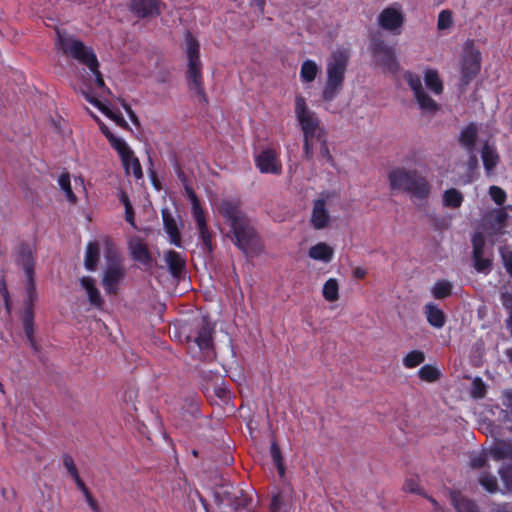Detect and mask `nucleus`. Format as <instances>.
Wrapping results in <instances>:
<instances>
[{
	"label": "nucleus",
	"instance_id": "obj_1",
	"mask_svg": "<svg viewBox=\"0 0 512 512\" xmlns=\"http://www.w3.org/2000/svg\"><path fill=\"white\" fill-rule=\"evenodd\" d=\"M57 47L68 57L74 58L80 64L86 66L90 75L87 80L83 79L80 90L82 91L85 98L98 107L105 115L111 118L117 125L126 126L127 123L123 116L119 112H115L109 109L107 106L99 102L97 99L90 96L87 90L93 87L104 88L105 83L102 79V75L99 71V63L97 57L90 47L85 46L81 41L76 38L61 34L58 32V38L56 42Z\"/></svg>",
	"mask_w": 512,
	"mask_h": 512
},
{
	"label": "nucleus",
	"instance_id": "obj_2",
	"mask_svg": "<svg viewBox=\"0 0 512 512\" xmlns=\"http://www.w3.org/2000/svg\"><path fill=\"white\" fill-rule=\"evenodd\" d=\"M218 212L231 226L237 246L246 254H257L262 250L260 241L248 219L232 200H222L217 206Z\"/></svg>",
	"mask_w": 512,
	"mask_h": 512
},
{
	"label": "nucleus",
	"instance_id": "obj_3",
	"mask_svg": "<svg viewBox=\"0 0 512 512\" xmlns=\"http://www.w3.org/2000/svg\"><path fill=\"white\" fill-rule=\"evenodd\" d=\"M295 117L304 135V155L311 160L314 153L315 141L326 136L324 128L316 113L312 111L302 95L295 97Z\"/></svg>",
	"mask_w": 512,
	"mask_h": 512
},
{
	"label": "nucleus",
	"instance_id": "obj_4",
	"mask_svg": "<svg viewBox=\"0 0 512 512\" xmlns=\"http://www.w3.org/2000/svg\"><path fill=\"white\" fill-rule=\"evenodd\" d=\"M392 190L407 193L410 198L424 200L431 194V185L417 170L397 168L388 175Z\"/></svg>",
	"mask_w": 512,
	"mask_h": 512
},
{
	"label": "nucleus",
	"instance_id": "obj_5",
	"mask_svg": "<svg viewBox=\"0 0 512 512\" xmlns=\"http://www.w3.org/2000/svg\"><path fill=\"white\" fill-rule=\"evenodd\" d=\"M184 49L187 57L186 80L191 95L202 103H207L206 94L203 87L201 74V61L199 58L200 46L199 42L187 33L184 41Z\"/></svg>",
	"mask_w": 512,
	"mask_h": 512
},
{
	"label": "nucleus",
	"instance_id": "obj_6",
	"mask_svg": "<svg viewBox=\"0 0 512 512\" xmlns=\"http://www.w3.org/2000/svg\"><path fill=\"white\" fill-rule=\"evenodd\" d=\"M348 65V54L338 50L332 53L326 64V83L323 89V99L332 101L343 88L345 73Z\"/></svg>",
	"mask_w": 512,
	"mask_h": 512
},
{
	"label": "nucleus",
	"instance_id": "obj_7",
	"mask_svg": "<svg viewBox=\"0 0 512 512\" xmlns=\"http://www.w3.org/2000/svg\"><path fill=\"white\" fill-rule=\"evenodd\" d=\"M18 263L23 268L26 275L25 282V300H24V311L31 309L33 312V305L37 299V292L33 279V254L30 248H22L18 257Z\"/></svg>",
	"mask_w": 512,
	"mask_h": 512
},
{
	"label": "nucleus",
	"instance_id": "obj_8",
	"mask_svg": "<svg viewBox=\"0 0 512 512\" xmlns=\"http://www.w3.org/2000/svg\"><path fill=\"white\" fill-rule=\"evenodd\" d=\"M188 198L191 202V213L192 217L196 223L197 230L199 232V236L202 240L205 248L211 252L212 251V233L209 231L206 218L204 215V211L201 208L200 202L194 193V191L190 187L185 188Z\"/></svg>",
	"mask_w": 512,
	"mask_h": 512
},
{
	"label": "nucleus",
	"instance_id": "obj_9",
	"mask_svg": "<svg viewBox=\"0 0 512 512\" xmlns=\"http://www.w3.org/2000/svg\"><path fill=\"white\" fill-rule=\"evenodd\" d=\"M404 79L413 91L419 108L424 113H436L439 109V105L424 91L421 79L410 72L404 74Z\"/></svg>",
	"mask_w": 512,
	"mask_h": 512
},
{
	"label": "nucleus",
	"instance_id": "obj_10",
	"mask_svg": "<svg viewBox=\"0 0 512 512\" xmlns=\"http://www.w3.org/2000/svg\"><path fill=\"white\" fill-rule=\"evenodd\" d=\"M377 21L382 29L399 34L404 23V14L400 5L394 4L385 8L379 14Z\"/></svg>",
	"mask_w": 512,
	"mask_h": 512
},
{
	"label": "nucleus",
	"instance_id": "obj_11",
	"mask_svg": "<svg viewBox=\"0 0 512 512\" xmlns=\"http://www.w3.org/2000/svg\"><path fill=\"white\" fill-rule=\"evenodd\" d=\"M115 150L119 154L123 167L127 175L132 174L136 179H140L143 176L142 168L139 160L134 156L133 151L127 145L125 141H116Z\"/></svg>",
	"mask_w": 512,
	"mask_h": 512
},
{
	"label": "nucleus",
	"instance_id": "obj_12",
	"mask_svg": "<svg viewBox=\"0 0 512 512\" xmlns=\"http://www.w3.org/2000/svg\"><path fill=\"white\" fill-rule=\"evenodd\" d=\"M489 457L495 460L512 457V446L505 443H497L487 453L473 455L470 459V466L472 468H484Z\"/></svg>",
	"mask_w": 512,
	"mask_h": 512
},
{
	"label": "nucleus",
	"instance_id": "obj_13",
	"mask_svg": "<svg viewBox=\"0 0 512 512\" xmlns=\"http://www.w3.org/2000/svg\"><path fill=\"white\" fill-rule=\"evenodd\" d=\"M373 58L377 65L394 71L397 69V62L394 49L382 41L375 42L372 48Z\"/></svg>",
	"mask_w": 512,
	"mask_h": 512
},
{
	"label": "nucleus",
	"instance_id": "obj_14",
	"mask_svg": "<svg viewBox=\"0 0 512 512\" xmlns=\"http://www.w3.org/2000/svg\"><path fill=\"white\" fill-rule=\"evenodd\" d=\"M125 270L118 264L109 265L103 272L102 286L109 295L118 292L119 286L124 279Z\"/></svg>",
	"mask_w": 512,
	"mask_h": 512
},
{
	"label": "nucleus",
	"instance_id": "obj_15",
	"mask_svg": "<svg viewBox=\"0 0 512 512\" xmlns=\"http://www.w3.org/2000/svg\"><path fill=\"white\" fill-rule=\"evenodd\" d=\"M256 166L261 173L280 174L282 171V164L276 151L270 148L264 149L256 156Z\"/></svg>",
	"mask_w": 512,
	"mask_h": 512
},
{
	"label": "nucleus",
	"instance_id": "obj_16",
	"mask_svg": "<svg viewBox=\"0 0 512 512\" xmlns=\"http://www.w3.org/2000/svg\"><path fill=\"white\" fill-rule=\"evenodd\" d=\"M212 331V327L204 323L197 335L190 340V349L194 351V348L197 347L205 359L212 357Z\"/></svg>",
	"mask_w": 512,
	"mask_h": 512
},
{
	"label": "nucleus",
	"instance_id": "obj_17",
	"mask_svg": "<svg viewBox=\"0 0 512 512\" xmlns=\"http://www.w3.org/2000/svg\"><path fill=\"white\" fill-rule=\"evenodd\" d=\"M474 267L478 272L488 273L491 261L483 256L485 240L482 232H476L472 237Z\"/></svg>",
	"mask_w": 512,
	"mask_h": 512
},
{
	"label": "nucleus",
	"instance_id": "obj_18",
	"mask_svg": "<svg viewBox=\"0 0 512 512\" xmlns=\"http://www.w3.org/2000/svg\"><path fill=\"white\" fill-rule=\"evenodd\" d=\"M507 213L503 209H494L486 214L483 220V230L489 236H496L503 233Z\"/></svg>",
	"mask_w": 512,
	"mask_h": 512
},
{
	"label": "nucleus",
	"instance_id": "obj_19",
	"mask_svg": "<svg viewBox=\"0 0 512 512\" xmlns=\"http://www.w3.org/2000/svg\"><path fill=\"white\" fill-rule=\"evenodd\" d=\"M60 188L65 193L67 200L74 204L77 202L76 193L85 194L86 188L84 185V179L82 177H76L73 180V186L71 185L70 177L67 174H62L58 179Z\"/></svg>",
	"mask_w": 512,
	"mask_h": 512
},
{
	"label": "nucleus",
	"instance_id": "obj_20",
	"mask_svg": "<svg viewBox=\"0 0 512 512\" xmlns=\"http://www.w3.org/2000/svg\"><path fill=\"white\" fill-rule=\"evenodd\" d=\"M331 221L327 210V202L324 199H317L312 208L310 222L314 229L322 230L329 226Z\"/></svg>",
	"mask_w": 512,
	"mask_h": 512
},
{
	"label": "nucleus",
	"instance_id": "obj_21",
	"mask_svg": "<svg viewBox=\"0 0 512 512\" xmlns=\"http://www.w3.org/2000/svg\"><path fill=\"white\" fill-rule=\"evenodd\" d=\"M480 70V59L479 54L476 51H466L462 63L461 71L464 83H468L474 78Z\"/></svg>",
	"mask_w": 512,
	"mask_h": 512
},
{
	"label": "nucleus",
	"instance_id": "obj_22",
	"mask_svg": "<svg viewBox=\"0 0 512 512\" xmlns=\"http://www.w3.org/2000/svg\"><path fill=\"white\" fill-rule=\"evenodd\" d=\"M334 248L325 242L312 245L307 252L310 259L324 264L330 263L334 258Z\"/></svg>",
	"mask_w": 512,
	"mask_h": 512
},
{
	"label": "nucleus",
	"instance_id": "obj_23",
	"mask_svg": "<svg viewBox=\"0 0 512 512\" xmlns=\"http://www.w3.org/2000/svg\"><path fill=\"white\" fill-rule=\"evenodd\" d=\"M81 288L85 291L91 305L100 308L103 305V298L96 286V281L90 276H83L79 279Z\"/></svg>",
	"mask_w": 512,
	"mask_h": 512
},
{
	"label": "nucleus",
	"instance_id": "obj_24",
	"mask_svg": "<svg viewBox=\"0 0 512 512\" xmlns=\"http://www.w3.org/2000/svg\"><path fill=\"white\" fill-rule=\"evenodd\" d=\"M128 245L130 253L135 261L140 262L144 265H148L150 263V253L148 251L146 244L140 238H130Z\"/></svg>",
	"mask_w": 512,
	"mask_h": 512
},
{
	"label": "nucleus",
	"instance_id": "obj_25",
	"mask_svg": "<svg viewBox=\"0 0 512 512\" xmlns=\"http://www.w3.org/2000/svg\"><path fill=\"white\" fill-rule=\"evenodd\" d=\"M481 159L487 175H492L500 161L495 146L490 143H485L481 150Z\"/></svg>",
	"mask_w": 512,
	"mask_h": 512
},
{
	"label": "nucleus",
	"instance_id": "obj_26",
	"mask_svg": "<svg viewBox=\"0 0 512 512\" xmlns=\"http://www.w3.org/2000/svg\"><path fill=\"white\" fill-rule=\"evenodd\" d=\"M132 10L140 17L153 16L160 13V3L157 0H133Z\"/></svg>",
	"mask_w": 512,
	"mask_h": 512
},
{
	"label": "nucleus",
	"instance_id": "obj_27",
	"mask_svg": "<svg viewBox=\"0 0 512 512\" xmlns=\"http://www.w3.org/2000/svg\"><path fill=\"white\" fill-rule=\"evenodd\" d=\"M424 313L431 326L439 329L445 325V314L437 305L433 303L426 304L424 307Z\"/></svg>",
	"mask_w": 512,
	"mask_h": 512
},
{
	"label": "nucleus",
	"instance_id": "obj_28",
	"mask_svg": "<svg viewBox=\"0 0 512 512\" xmlns=\"http://www.w3.org/2000/svg\"><path fill=\"white\" fill-rule=\"evenodd\" d=\"M320 72L318 64L310 59L305 60L300 68V80L303 84H311Z\"/></svg>",
	"mask_w": 512,
	"mask_h": 512
},
{
	"label": "nucleus",
	"instance_id": "obj_29",
	"mask_svg": "<svg viewBox=\"0 0 512 512\" xmlns=\"http://www.w3.org/2000/svg\"><path fill=\"white\" fill-rule=\"evenodd\" d=\"M164 259L173 276L180 275L185 268V260L178 252L170 250Z\"/></svg>",
	"mask_w": 512,
	"mask_h": 512
},
{
	"label": "nucleus",
	"instance_id": "obj_30",
	"mask_svg": "<svg viewBox=\"0 0 512 512\" xmlns=\"http://www.w3.org/2000/svg\"><path fill=\"white\" fill-rule=\"evenodd\" d=\"M163 223L164 229L170 237V242L177 247H181L180 233L175 219L171 215L163 212Z\"/></svg>",
	"mask_w": 512,
	"mask_h": 512
},
{
	"label": "nucleus",
	"instance_id": "obj_31",
	"mask_svg": "<svg viewBox=\"0 0 512 512\" xmlns=\"http://www.w3.org/2000/svg\"><path fill=\"white\" fill-rule=\"evenodd\" d=\"M100 258L99 245L96 242H89L85 250L84 266L88 271H94Z\"/></svg>",
	"mask_w": 512,
	"mask_h": 512
},
{
	"label": "nucleus",
	"instance_id": "obj_32",
	"mask_svg": "<svg viewBox=\"0 0 512 512\" xmlns=\"http://www.w3.org/2000/svg\"><path fill=\"white\" fill-rule=\"evenodd\" d=\"M451 500L457 512H479L476 504L460 493H452Z\"/></svg>",
	"mask_w": 512,
	"mask_h": 512
},
{
	"label": "nucleus",
	"instance_id": "obj_33",
	"mask_svg": "<svg viewBox=\"0 0 512 512\" xmlns=\"http://www.w3.org/2000/svg\"><path fill=\"white\" fill-rule=\"evenodd\" d=\"M463 195L455 188H450L444 191L442 202L443 206L451 209L459 208L463 203Z\"/></svg>",
	"mask_w": 512,
	"mask_h": 512
},
{
	"label": "nucleus",
	"instance_id": "obj_34",
	"mask_svg": "<svg viewBox=\"0 0 512 512\" xmlns=\"http://www.w3.org/2000/svg\"><path fill=\"white\" fill-rule=\"evenodd\" d=\"M477 139V128L474 124H470L465 127L459 136V140L462 146L467 150L472 151Z\"/></svg>",
	"mask_w": 512,
	"mask_h": 512
},
{
	"label": "nucleus",
	"instance_id": "obj_35",
	"mask_svg": "<svg viewBox=\"0 0 512 512\" xmlns=\"http://www.w3.org/2000/svg\"><path fill=\"white\" fill-rule=\"evenodd\" d=\"M424 81L427 88L436 95H440L443 92V83L437 73V71L429 69L425 72Z\"/></svg>",
	"mask_w": 512,
	"mask_h": 512
},
{
	"label": "nucleus",
	"instance_id": "obj_36",
	"mask_svg": "<svg viewBox=\"0 0 512 512\" xmlns=\"http://www.w3.org/2000/svg\"><path fill=\"white\" fill-rule=\"evenodd\" d=\"M322 295L328 302H335L339 299V283L335 278H329L323 285Z\"/></svg>",
	"mask_w": 512,
	"mask_h": 512
},
{
	"label": "nucleus",
	"instance_id": "obj_37",
	"mask_svg": "<svg viewBox=\"0 0 512 512\" xmlns=\"http://www.w3.org/2000/svg\"><path fill=\"white\" fill-rule=\"evenodd\" d=\"M452 284L447 280L437 281L431 288V293L436 299H445L451 295Z\"/></svg>",
	"mask_w": 512,
	"mask_h": 512
},
{
	"label": "nucleus",
	"instance_id": "obj_38",
	"mask_svg": "<svg viewBox=\"0 0 512 512\" xmlns=\"http://www.w3.org/2000/svg\"><path fill=\"white\" fill-rule=\"evenodd\" d=\"M33 318H34V315H33V312L31 311V309L28 311H24L23 319H22L24 332H25V335H26L28 341L30 342L31 346L33 348H36L35 341L33 338V334H34Z\"/></svg>",
	"mask_w": 512,
	"mask_h": 512
},
{
	"label": "nucleus",
	"instance_id": "obj_39",
	"mask_svg": "<svg viewBox=\"0 0 512 512\" xmlns=\"http://www.w3.org/2000/svg\"><path fill=\"white\" fill-rule=\"evenodd\" d=\"M480 485L488 492L495 493L498 491V481L497 478L492 475L491 473H488L486 471L482 472L479 475L478 479Z\"/></svg>",
	"mask_w": 512,
	"mask_h": 512
},
{
	"label": "nucleus",
	"instance_id": "obj_40",
	"mask_svg": "<svg viewBox=\"0 0 512 512\" xmlns=\"http://www.w3.org/2000/svg\"><path fill=\"white\" fill-rule=\"evenodd\" d=\"M319 145V154H320V158L330 164L331 166H334V159L329 151V148H328V145H327V141H326V136L323 137L322 139H319V140H316L315 141V147Z\"/></svg>",
	"mask_w": 512,
	"mask_h": 512
},
{
	"label": "nucleus",
	"instance_id": "obj_41",
	"mask_svg": "<svg viewBox=\"0 0 512 512\" xmlns=\"http://www.w3.org/2000/svg\"><path fill=\"white\" fill-rule=\"evenodd\" d=\"M424 354L421 351H411L409 352L403 360V364L407 368H414L421 364L424 361Z\"/></svg>",
	"mask_w": 512,
	"mask_h": 512
},
{
	"label": "nucleus",
	"instance_id": "obj_42",
	"mask_svg": "<svg viewBox=\"0 0 512 512\" xmlns=\"http://www.w3.org/2000/svg\"><path fill=\"white\" fill-rule=\"evenodd\" d=\"M418 375L422 380L433 382L439 378V371L433 366L425 365L419 369Z\"/></svg>",
	"mask_w": 512,
	"mask_h": 512
},
{
	"label": "nucleus",
	"instance_id": "obj_43",
	"mask_svg": "<svg viewBox=\"0 0 512 512\" xmlns=\"http://www.w3.org/2000/svg\"><path fill=\"white\" fill-rule=\"evenodd\" d=\"M453 24L452 13L449 10H443L439 13L437 27L439 30L449 29Z\"/></svg>",
	"mask_w": 512,
	"mask_h": 512
},
{
	"label": "nucleus",
	"instance_id": "obj_44",
	"mask_svg": "<svg viewBox=\"0 0 512 512\" xmlns=\"http://www.w3.org/2000/svg\"><path fill=\"white\" fill-rule=\"evenodd\" d=\"M271 456H272V459H273L275 465L277 466V469H278L280 475H283V473H284L283 457H282L279 446L275 442H272V444H271Z\"/></svg>",
	"mask_w": 512,
	"mask_h": 512
},
{
	"label": "nucleus",
	"instance_id": "obj_45",
	"mask_svg": "<svg viewBox=\"0 0 512 512\" xmlns=\"http://www.w3.org/2000/svg\"><path fill=\"white\" fill-rule=\"evenodd\" d=\"M491 198L494 200V202L498 205H501L506 200V193L503 189H501L498 186H491L489 190Z\"/></svg>",
	"mask_w": 512,
	"mask_h": 512
},
{
	"label": "nucleus",
	"instance_id": "obj_46",
	"mask_svg": "<svg viewBox=\"0 0 512 512\" xmlns=\"http://www.w3.org/2000/svg\"><path fill=\"white\" fill-rule=\"evenodd\" d=\"M499 472L506 489L512 491V465L502 468Z\"/></svg>",
	"mask_w": 512,
	"mask_h": 512
},
{
	"label": "nucleus",
	"instance_id": "obj_47",
	"mask_svg": "<svg viewBox=\"0 0 512 512\" xmlns=\"http://www.w3.org/2000/svg\"><path fill=\"white\" fill-rule=\"evenodd\" d=\"M471 394L475 398H482L485 394V385L481 379L476 378L472 383Z\"/></svg>",
	"mask_w": 512,
	"mask_h": 512
},
{
	"label": "nucleus",
	"instance_id": "obj_48",
	"mask_svg": "<svg viewBox=\"0 0 512 512\" xmlns=\"http://www.w3.org/2000/svg\"><path fill=\"white\" fill-rule=\"evenodd\" d=\"M63 463H64V466L67 469L68 473L71 475V477H76V475L78 474V471L76 469V466L74 464L72 457L66 455L63 459Z\"/></svg>",
	"mask_w": 512,
	"mask_h": 512
},
{
	"label": "nucleus",
	"instance_id": "obj_49",
	"mask_svg": "<svg viewBox=\"0 0 512 512\" xmlns=\"http://www.w3.org/2000/svg\"><path fill=\"white\" fill-rule=\"evenodd\" d=\"M100 129L101 131L103 132V134L107 137V139L109 140L111 146L115 149V142L114 140L116 141H124L122 138L120 137H117L115 135H113L109 129L102 123H100Z\"/></svg>",
	"mask_w": 512,
	"mask_h": 512
},
{
	"label": "nucleus",
	"instance_id": "obj_50",
	"mask_svg": "<svg viewBox=\"0 0 512 512\" xmlns=\"http://www.w3.org/2000/svg\"><path fill=\"white\" fill-rule=\"evenodd\" d=\"M489 512H512V505L509 503H493L489 508Z\"/></svg>",
	"mask_w": 512,
	"mask_h": 512
},
{
	"label": "nucleus",
	"instance_id": "obj_51",
	"mask_svg": "<svg viewBox=\"0 0 512 512\" xmlns=\"http://www.w3.org/2000/svg\"><path fill=\"white\" fill-rule=\"evenodd\" d=\"M502 257L507 271L512 275V253H502Z\"/></svg>",
	"mask_w": 512,
	"mask_h": 512
},
{
	"label": "nucleus",
	"instance_id": "obj_52",
	"mask_svg": "<svg viewBox=\"0 0 512 512\" xmlns=\"http://www.w3.org/2000/svg\"><path fill=\"white\" fill-rule=\"evenodd\" d=\"M85 498H86L88 505L90 506V508L93 511H95V512L100 511L97 502L93 499V497L91 496V494L89 492H86Z\"/></svg>",
	"mask_w": 512,
	"mask_h": 512
},
{
	"label": "nucleus",
	"instance_id": "obj_53",
	"mask_svg": "<svg viewBox=\"0 0 512 512\" xmlns=\"http://www.w3.org/2000/svg\"><path fill=\"white\" fill-rule=\"evenodd\" d=\"M404 487H405L406 491H409L412 493L419 491L417 484L413 480L406 481Z\"/></svg>",
	"mask_w": 512,
	"mask_h": 512
},
{
	"label": "nucleus",
	"instance_id": "obj_54",
	"mask_svg": "<svg viewBox=\"0 0 512 512\" xmlns=\"http://www.w3.org/2000/svg\"><path fill=\"white\" fill-rule=\"evenodd\" d=\"M78 488L82 490V492L84 493V495H86V492H88L87 488L85 487V484L83 483V481L81 480V478L79 477V474L76 475V477H72Z\"/></svg>",
	"mask_w": 512,
	"mask_h": 512
},
{
	"label": "nucleus",
	"instance_id": "obj_55",
	"mask_svg": "<svg viewBox=\"0 0 512 512\" xmlns=\"http://www.w3.org/2000/svg\"><path fill=\"white\" fill-rule=\"evenodd\" d=\"M121 202L123 203L124 207H125V210H132V205L127 197V195L125 194H122L121 195Z\"/></svg>",
	"mask_w": 512,
	"mask_h": 512
},
{
	"label": "nucleus",
	"instance_id": "obj_56",
	"mask_svg": "<svg viewBox=\"0 0 512 512\" xmlns=\"http://www.w3.org/2000/svg\"><path fill=\"white\" fill-rule=\"evenodd\" d=\"M366 273V270L362 267H358L354 270V276L359 279L364 278Z\"/></svg>",
	"mask_w": 512,
	"mask_h": 512
},
{
	"label": "nucleus",
	"instance_id": "obj_57",
	"mask_svg": "<svg viewBox=\"0 0 512 512\" xmlns=\"http://www.w3.org/2000/svg\"><path fill=\"white\" fill-rule=\"evenodd\" d=\"M125 218L126 220L132 225L134 226L135 223H134V216H133V209L132 210H125Z\"/></svg>",
	"mask_w": 512,
	"mask_h": 512
},
{
	"label": "nucleus",
	"instance_id": "obj_58",
	"mask_svg": "<svg viewBox=\"0 0 512 512\" xmlns=\"http://www.w3.org/2000/svg\"><path fill=\"white\" fill-rule=\"evenodd\" d=\"M429 501L431 502L432 506H433V510L432 512H444V510L442 509V507H440V505L436 502L435 499L433 498H429Z\"/></svg>",
	"mask_w": 512,
	"mask_h": 512
},
{
	"label": "nucleus",
	"instance_id": "obj_59",
	"mask_svg": "<svg viewBox=\"0 0 512 512\" xmlns=\"http://www.w3.org/2000/svg\"><path fill=\"white\" fill-rule=\"evenodd\" d=\"M510 298H512L511 295H508V294H503V305L507 308H510V305H509V300Z\"/></svg>",
	"mask_w": 512,
	"mask_h": 512
},
{
	"label": "nucleus",
	"instance_id": "obj_60",
	"mask_svg": "<svg viewBox=\"0 0 512 512\" xmlns=\"http://www.w3.org/2000/svg\"><path fill=\"white\" fill-rule=\"evenodd\" d=\"M278 502H279V498H278V496H276V497H274V498L272 499V508H273V509H277Z\"/></svg>",
	"mask_w": 512,
	"mask_h": 512
},
{
	"label": "nucleus",
	"instance_id": "obj_61",
	"mask_svg": "<svg viewBox=\"0 0 512 512\" xmlns=\"http://www.w3.org/2000/svg\"><path fill=\"white\" fill-rule=\"evenodd\" d=\"M256 5L259 7L260 10H263L264 8V0H255Z\"/></svg>",
	"mask_w": 512,
	"mask_h": 512
},
{
	"label": "nucleus",
	"instance_id": "obj_62",
	"mask_svg": "<svg viewBox=\"0 0 512 512\" xmlns=\"http://www.w3.org/2000/svg\"><path fill=\"white\" fill-rule=\"evenodd\" d=\"M507 357L509 358V360L512 362V349H509L507 351Z\"/></svg>",
	"mask_w": 512,
	"mask_h": 512
},
{
	"label": "nucleus",
	"instance_id": "obj_63",
	"mask_svg": "<svg viewBox=\"0 0 512 512\" xmlns=\"http://www.w3.org/2000/svg\"><path fill=\"white\" fill-rule=\"evenodd\" d=\"M242 506L247 507L249 505L248 499L244 498V500L241 503Z\"/></svg>",
	"mask_w": 512,
	"mask_h": 512
},
{
	"label": "nucleus",
	"instance_id": "obj_64",
	"mask_svg": "<svg viewBox=\"0 0 512 512\" xmlns=\"http://www.w3.org/2000/svg\"><path fill=\"white\" fill-rule=\"evenodd\" d=\"M4 297H5V302H6V306L8 307V297H7V291H5V295H4Z\"/></svg>",
	"mask_w": 512,
	"mask_h": 512
}]
</instances>
